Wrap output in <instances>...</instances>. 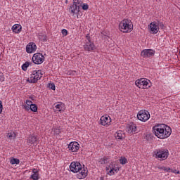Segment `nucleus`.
I'll list each match as a JSON object with an SVG mask.
<instances>
[{"label":"nucleus","instance_id":"obj_1","mask_svg":"<svg viewBox=\"0 0 180 180\" xmlns=\"http://www.w3.org/2000/svg\"><path fill=\"white\" fill-rule=\"evenodd\" d=\"M153 131L158 139L164 140V139H168L171 136L172 129L167 124H159L153 127Z\"/></svg>","mask_w":180,"mask_h":180},{"label":"nucleus","instance_id":"obj_2","mask_svg":"<svg viewBox=\"0 0 180 180\" xmlns=\"http://www.w3.org/2000/svg\"><path fill=\"white\" fill-rule=\"evenodd\" d=\"M119 30L122 33H130L133 31V22L129 19H124L119 24Z\"/></svg>","mask_w":180,"mask_h":180},{"label":"nucleus","instance_id":"obj_3","mask_svg":"<svg viewBox=\"0 0 180 180\" xmlns=\"http://www.w3.org/2000/svg\"><path fill=\"white\" fill-rule=\"evenodd\" d=\"M169 155V152L167 149L158 148L153 152V157L159 160V161H165Z\"/></svg>","mask_w":180,"mask_h":180},{"label":"nucleus","instance_id":"obj_4","mask_svg":"<svg viewBox=\"0 0 180 180\" xmlns=\"http://www.w3.org/2000/svg\"><path fill=\"white\" fill-rule=\"evenodd\" d=\"M160 27L163 29L164 24L159 21H153L148 26V29L150 34H157L160 31Z\"/></svg>","mask_w":180,"mask_h":180},{"label":"nucleus","instance_id":"obj_5","mask_svg":"<svg viewBox=\"0 0 180 180\" xmlns=\"http://www.w3.org/2000/svg\"><path fill=\"white\" fill-rule=\"evenodd\" d=\"M43 77V71L41 70H34L31 74L30 78L27 79L28 82L30 84H36L39 79H41Z\"/></svg>","mask_w":180,"mask_h":180},{"label":"nucleus","instance_id":"obj_6","mask_svg":"<svg viewBox=\"0 0 180 180\" xmlns=\"http://www.w3.org/2000/svg\"><path fill=\"white\" fill-rule=\"evenodd\" d=\"M84 49L86 51H94L96 50V46H95L94 41L91 40V37L89 36V34H87L86 35V40L85 44L84 45Z\"/></svg>","mask_w":180,"mask_h":180},{"label":"nucleus","instance_id":"obj_7","mask_svg":"<svg viewBox=\"0 0 180 180\" xmlns=\"http://www.w3.org/2000/svg\"><path fill=\"white\" fill-rule=\"evenodd\" d=\"M150 81L146 78L138 79L135 81V85L141 89H148Z\"/></svg>","mask_w":180,"mask_h":180},{"label":"nucleus","instance_id":"obj_8","mask_svg":"<svg viewBox=\"0 0 180 180\" xmlns=\"http://www.w3.org/2000/svg\"><path fill=\"white\" fill-rule=\"evenodd\" d=\"M150 117H151V115L147 110H141L137 113V119L141 122H146L150 119Z\"/></svg>","mask_w":180,"mask_h":180},{"label":"nucleus","instance_id":"obj_9","mask_svg":"<svg viewBox=\"0 0 180 180\" xmlns=\"http://www.w3.org/2000/svg\"><path fill=\"white\" fill-rule=\"evenodd\" d=\"M32 63L37 65L43 64V63H44V56H43V53H34L32 56Z\"/></svg>","mask_w":180,"mask_h":180},{"label":"nucleus","instance_id":"obj_10","mask_svg":"<svg viewBox=\"0 0 180 180\" xmlns=\"http://www.w3.org/2000/svg\"><path fill=\"white\" fill-rule=\"evenodd\" d=\"M112 118H110L109 115H103L100 119V124H101V126H105V127L110 126Z\"/></svg>","mask_w":180,"mask_h":180},{"label":"nucleus","instance_id":"obj_11","mask_svg":"<svg viewBox=\"0 0 180 180\" xmlns=\"http://www.w3.org/2000/svg\"><path fill=\"white\" fill-rule=\"evenodd\" d=\"M70 169L72 172H79L82 169V165L79 162H72L70 165Z\"/></svg>","mask_w":180,"mask_h":180},{"label":"nucleus","instance_id":"obj_12","mask_svg":"<svg viewBox=\"0 0 180 180\" xmlns=\"http://www.w3.org/2000/svg\"><path fill=\"white\" fill-rule=\"evenodd\" d=\"M155 54V51L153 49H143L141 56L143 57V58H150V57H153Z\"/></svg>","mask_w":180,"mask_h":180},{"label":"nucleus","instance_id":"obj_13","mask_svg":"<svg viewBox=\"0 0 180 180\" xmlns=\"http://www.w3.org/2000/svg\"><path fill=\"white\" fill-rule=\"evenodd\" d=\"M37 50V46L34 42H30L26 46V52L28 54H32V53H34Z\"/></svg>","mask_w":180,"mask_h":180},{"label":"nucleus","instance_id":"obj_14","mask_svg":"<svg viewBox=\"0 0 180 180\" xmlns=\"http://www.w3.org/2000/svg\"><path fill=\"white\" fill-rule=\"evenodd\" d=\"M68 148L71 151V153H77V151L79 150V143L77 141L70 142Z\"/></svg>","mask_w":180,"mask_h":180},{"label":"nucleus","instance_id":"obj_15","mask_svg":"<svg viewBox=\"0 0 180 180\" xmlns=\"http://www.w3.org/2000/svg\"><path fill=\"white\" fill-rule=\"evenodd\" d=\"M76 176L78 179H84L86 178V176H88V169H82L80 171L77 172Z\"/></svg>","mask_w":180,"mask_h":180},{"label":"nucleus","instance_id":"obj_16","mask_svg":"<svg viewBox=\"0 0 180 180\" xmlns=\"http://www.w3.org/2000/svg\"><path fill=\"white\" fill-rule=\"evenodd\" d=\"M107 175H115V172H119V168L116 166L110 165L108 167H106Z\"/></svg>","mask_w":180,"mask_h":180},{"label":"nucleus","instance_id":"obj_17","mask_svg":"<svg viewBox=\"0 0 180 180\" xmlns=\"http://www.w3.org/2000/svg\"><path fill=\"white\" fill-rule=\"evenodd\" d=\"M27 143L30 146H33V144H37V136H34L33 134L29 135L27 139Z\"/></svg>","mask_w":180,"mask_h":180},{"label":"nucleus","instance_id":"obj_18","mask_svg":"<svg viewBox=\"0 0 180 180\" xmlns=\"http://www.w3.org/2000/svg\"><path fill=\"white\" fill-rule=\"evenodd\" d=\"M127 131L131 134V133H136L137 131V126L136 124L131 122L128 124L127 127Z\"/></svg>","mask_w":180,"mask_h":180},{"label":"nucleus","instance_id":"obj_19","mask_svg":"<svg viewBox=\"0 0 180 180\" xmlns=\"http://www.w3.org/2000/svg\"><path fill=\"white\" fill-rule=\"evenodd\" d=\"M55 111L56 112H60V113H63L64 112V110L65 109V105L61 102L55 103Z\"/></svg>","mask_w":180,"mask_h":180},{"label":"nucleus","instance_id":"obj_20","mask_svg":"<svg viewBox=\"0 0 180 180\" xmlns=\"http://www.w3.org/2000/svg\"><path fill=\"white\" fill-rule=\"evenodd\" d=\"M30 179L39 180L40 179V175L39 174V170L37 169H32V174L30 176Z\"/></svg>","mask_w":180,"mask_h":180},{"label":"nucleus","instance_id":"obj_21","mask_svg":"<svg viewBox=\"0 0 180 180\" xmlns=\"http://www.w3.org/2000/svg\"><path fill=\"white\" fill-rule=\"evenodd\" d=\"M115 137L116 140H123V139H124V137H126V136H125L124 132H123V131H117L115 134Z\"/></svg>","mask_w":180,"mask_h":180},{"label":"nucleus","instance_id":"obj_22","mask_svg":"<svg viewBox=\"0 0 180 180\" xmlns=\"http://www.w3.org/2000/svg\"><path fill=\"white\" fill-rule=\"evenodd\" d=\"M12 30L14 33L19 34L20 32H22V25L19 24H15L12 27Z\"/></svg>","mask_w":180,"mask_h":180},{"label":"nucleus","instance_id":"obj_23","mask_svg":"<svg viewBox=\"0 0 180 180\" xmlns=\"http://www.w3.org/2000/svg\"><path fill=\"white\" fill-rule=\"evenodd\" d=\"M69 11L72 15L79 13V8L77 7V6H74V4L70 6Z\"/></svg>","mask_w":180,"mask_h":180},{"label":"nucleus","instance_id":"obj_24","mask_svg":"<svg viewBox=\"0 0 180 180\" xmlns=\"http://www.w3.org/2000/svg\"><path fill=\"white\" fill-rule=\"evenodd\" d=\"M24 109L27 111L37 112V105L32 104L30 107L29 105H24Z\"/></svg>","mask_w":180,"mask_h":180},{"label":"nucleus","instance_id":"obj_25","mask_svg":"<svg viewBox=\"0 0 180 180\" xmlns=\"http://www.w3.org/2000/svg\"><path fill=\"white\" fill-rule=\"evenodd\" d=\"M83 1L82 0H73L72 5L80 8L82 6Z\"/></svg>","mask_w":180,"mask_h":180},{"label":"nucleus","instance_id":"obj_26","mask_svg":"<svg viewBox=\"0 0 180 180\" xmlns=\"http://www.w3.org/2000/svg\"><path fill=\"white\" fill-rule=\"evenodd\" d=\"M6 137L8 140H15L16 139V134L15 132H8Z\"/></svg>","mask_w":180,"mask_h":180},{"label":"nucleus","instance_id":"obj_27","mask_svg":"<svg viewBox=\"0 0 180 180\" xmlns=\"http://www.w3.org/2000/svg\"><path fill=\"white\" fill-rule=\"evenodd\" d=\"M10 164H11V165H15V164L16 165H19V164H20V160H19L18 158H11L10 160Z\"/></svg>","mask_w":180,"mask_h":180},{"label":"nucleus","instance_id":"obj_28","mask_svg":"<svg viewBox=\"0 0 180 180\" xmlns=\"http://www.w3.org/2000/svg\"><path fill=\"white\" fill-rule=\"evenodd\" d=\"M52 133L55 137H58L60 133H61V131H60V129L58 128H53L52 129Z\"/></svg>","mask_w":180,"mask_h":180},{"label":"nucleus","instance_id":"obj_29","mask_svg":"<svg viewBox=\"0 0 180 180\" xmlns=\"http://www.w3.org/2000/svg\"><path fill=\"white\" fill-rule=\"evenodd\" d=\"M38 38L40 40V41H44V42L47 41V36L46 35H44L42 34H39Z\"/></svg>","mask_w":180,"mask_h":180},{"label":"nucleus","instance_id":"obj_30","mask_svg":"<svg viewBox=\"0 0 180 180\" xmlns=\"http://www.w3.org/2000/svg\"><path fill=\"white\" fill-rule=\"evenodd\" d=\"M160 169H162V171H165V172H174V169L167 167H160Z\"/></svg>","mask_w":180,"mask_h":180},{"label":"nucleus","instance_id":"obj_31","mask_svg":"<svg viewBox=\"0 0 180 180\" xmlns=\"http://www.w3.org/2000/svg\"><path fill=\"white\" fill-rule=\"evenodd\" d=\"M120 162L122 165H124V164H127V158L125 157H121L120 159Z\"/></svg>","mask_w":180,"mask_h":180},{"label":"nucleus","instance_id":"obj_32","mask_svg":"<svg viewBox=\"0 0 180 180\" xmlns=\"http://www.w3.org/2000/svg\"><path fill=\"white\" fill-rule=\"evenodd\" d=\"M81 6H82L83 11H88V9H89V6L86 4L82 3Z\"/></svg>","mask_w":180,"mask_h":180},{"label":"nucleus","instance_id":"obj_33","mask_svg":"<svg viewBox=\"0 0 180 180\" xmlns=\"http://www.w3.org/2000/svg\"><path fill=\"white\" fill-rule=\"evenodd\" d=\"M25 106H29L30 108L32 106V105H33V102L30 100H26L25 101Z\"/></svg>","mask_w":180,"mask_h":180},{"label":"nucleus","instance_id":"obj_34","mask_svg":"<svg viewBox=\"0 0 180 180\" xmlns=\"http://www.w3.org/2000/svg\"><path fill=\"white\" fill-rule=\"evenodd\" d=\"M5 81V77L4 76V73L0 72V82H4Z\"/></svg>","mask_w":180,"mask_h":180},{"label":"nucleus","instance_id":"obj_35","mask_svg":"<svg viewBox=\"0 0 180 180\" xmlns=\"http://www.w3.org/2000/svg\"><path fill=\"white\" fill-rule=\"evenodd\" d=\"M49 88L50 89H52V91H56V85L54 83L49 84Z\"/></svg>","mask_w":180,"mask_h":180},{"label":"nucleus","instance_id":"obj_36","mask_svg":"<svg viewBox=\"0 0 180 180\" xmlns=\"http://www.w3.org/2000/svg\"><path fill=\"white\" fill-rule=\"evenodd\" d=\"M62 34L63 36H68V31L65 29L62 30Z\"/></svg>","mask_w":180,"mask_h":180},{"label":"nucleus","instance_id":"obj_37","mask_svg":"<svg viewBox=\"0 0 180 180\" xmlns=\"http://www.w3.org/2000/svg\"><path fill=\"white\" fill-rule=\"evenodd\" d=\"M74 72H75V71L70 70L68 71L67 74H68L69 75H74Z\"/></svg>","mask_w":180,"mask_h":180},{"label":"nucleus","instance_id":"obj_38","mask_svg":"<svg viewBox=\"0 0 180 180\" xmlns=\"http://www.w3.org/2000/svg\"><path fill=\"white\" fill-rule=\"evenodd\" d=\"M22 70L23 71H27V68L26 67V65L23 64V65H22Z\"/></svg>","mask_w":180,"mask_h":180},{"label":"nucleus","instance_id":"obj_39","mask_svg":"<svg viewBox=\"0 0 180 180\" xmlns=\"http://www.w3.org/2000/svg\"><path fill=\"white\" fill-rule=\"evenodd\" d=\"M4 106L2 105V101H0V113H2V109Z\"/></svg>","mask_w":180,"mask_h":180},{"label":"nucleus","instance_id":"obj_40","mask_svg":"<svg viewBox=\"0 0 180 180\" xmlns=\"http://www.w3.org/2000/svg\"><path fill=\"white\" fill-rule=\"evenodd\" d=\"M173 172L174 174H180V172L179 171H176V169L173 170V172Z\"/></svg>","mask_w":180,"mask_h":180},{"label":"nucleus","instance_id":"obj_41","mask_svg":"<svg viewBox=\"0 0 180 180\" xmlns=\"http://www.w3.org/2000/svg\"><path fill=\"white\" fill-rule=\"evenodd\" d=\"M24 65H26V67L27 68V67H29L30 63H29V62H26L25 63H24Z\"/></svg>","mask_w":180,"mask_h":180},{"label":"nucleus","instance_id":"obj_42","mask_svg":"<svg viewBox=\"0 0 180 180\" xmlns=\"http://www.w3.org/2000/svg\"><path fill=\"white\" fill-rule=\"evenodd\" d=\"M30 99H31L32 101H34L33 96H30Z\"/></svg>","mask_w":180,"mask_h":180},{"label":"nucleus","instance_id":"obj_43","mask_svg":"<svg viewBox=\"0 0 180 180\" xmlns=\"http://www.w3.org/2000/svg\"><path fill=\"white\" fill-rule=\"evenodd\" d=\"M103 160L104 161V164H105V161H106V158H104L103 159Z\"/></svg>","mask_w":180,"mask_h":180},{"label":"nucleus","instance_id":"obj_44","mask_svg":"<svg viewBox=\"0 0 180 180\" xmlns=\"http://www.w3.org/2000/svg\"><path fill=\"white\" fill-rule=\"evenodd\" d=\"M100 180H103V178H101V179Z\"/></svg>","mask_w":180,"mask_h":180}]
</instances>
